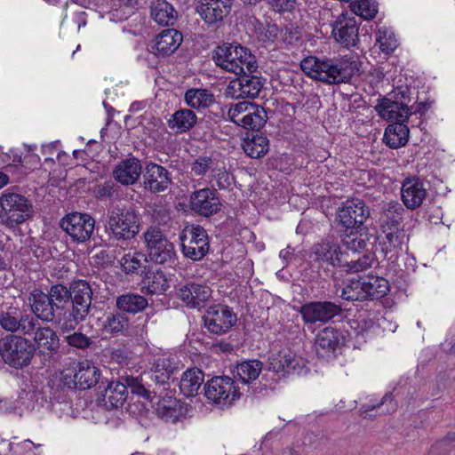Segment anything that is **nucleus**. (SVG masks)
<instances>
[{
    "label": "nucleus",
    "instance_id": "37",
    "mask_svg": "<svg viewBox=\"0 0 455 455\" xmlns=\"http://www.w3.org/2000/svg\"><path fill=\"white\" fill-rule=\"evenodd\" d=\"M151 16L160 25L172 26L178 13L173 6L165 0H156L151 6Z\"/></svg>",
    "mask_w": 455,
    "mask_h": 455
},
{
    "label": "nucleus",
    "instance_id": "64",
    "mask_svg": "<svg viewBox=\"0 0 455 455\" xmlns=\"http://www.w3.org/2000/svg\"><path fill=\"white\" fill-rule=\"evenodd\" d=\"M152 218L158 225H167L171 221L170 211L164 207H156L153 210Z\"/></svg>",
    "mask_w": 455,
    "mask_h": 455
},
{
    "label": "nucleus",
    "instance_id": "34",
    "mask_svg": "<svg viewBox=\"0 0 455 455\" xmlns=\"http://www.w3.org/2000/svg\"><path fill=\"white\" fill-rule=\"evenodd\" d=\"M403 208L399 204H388L384 207L379 218L383 233L401 230Z\"/></svg>",
    "mask_w": 455,
    "mask_h": 455
},
{
    "label": "nucleus",
    "instance_id": "57",
    "mask_svg": "<svg viewBox=\"0 0 455 455\" xmlns=\"http://www.w3.org/2000/svg\"><path fill=\"white\" fill-rule=\"evenodd\" d=\"M239 55L237 59V64L243 69H244L243 66H245L248 73H253L258 68V64L256 60V57L251 53V51L243 46L239 48Z\"/></svg>",
    "mask_w": 455,
    "mask_h": 455
},
{
    "label": "nucleus",
    "instance_id": "13",
    "mask_svg": "<svg viewBox=\"0 0 455 455\" xmlns=\"http://www.w3.org/2000/svg\"><path fill=\"white\" fill-rule=\"evenodd\" d=\"M0 326L11 333L31 336L36 328V317L18 307H9L6 311H0Z\"/></svg>",
    "mask_w": 455,
    "mask_h": 455
},
{
    "label": "nucleus",
    "instance_id": "46",
    "mask_svg": "<svg viewBox=\"0 0 455 455\" xmlns=\"http://www.w3.org/2000/svg\"><path fill=\"white\" fill-rule=\"evenodd\" d=\"M267 120V115L265 108L255 105L251 111L241 117L237 125L251 131H259Z\"/></svg>",
    "mask_w": 455,
    "mask_h": 455
},
{
    "label": "nucleus",
    "instance_id": "27",
    "mask_svg": "<svg viewBox=\"0 0 455 455\" xmlns=\"http://www.w3.org/2000/svg\"><path fill=\"white\" fill-rule=\"evenodd\" d=\"M143 171L144 167L140 161L134 156H130L116 165L113 176L120 184L129 186L138 181Z\"/></svg>",
    "mask_w": 455,
    "mask_h": 455
},
{
    "label": "nucleus",
    "instance_id": "41",
    "mask_svg": "<svg viewBox=\"0 0 455 455\" xmlns=\"http://www.w3.org/2000/svg\"><path fill=\"white\" fill-rule=\"evenodd\" d=\"M116 305L123 312L136 314L148 307L147 299L138 293L127 292L116 298Z\"/></svg>",
    "mask_w": 455,
    "mask_h": 455
},
{
    "label": "nucleus",
    "instance_id": "36",
    "mask_svg": "<svg viewBox=\"0 0 455 455\" xmlns=\"http://www.w3.org/2000/svg\"><path fill=\"white\" fill-rule=\"evenodd\" d=\"M409 132L404 123L395 122L386 128L384 140L389 148H399L407 143Z\"/></svg>",
    "mask_w": 455,
    "mask_h": 455
},
{
    "label": "nucleus",
    "instance_id": "59",
    "mask_svg": "<svg viewBox=\"0 0 455 455\" xmlns=\"http://www.w3.org/2000/svg\"><path fill=\"white\" fill-rule=\"evenodd\" d=\"M377 42L379 44V48L383 52L389 53L396 48V40L392 33L386 30H379Z\"/></svg>",
    "mask_w": 455,
    "mask_h": 455
},
{
    "label": "nucleus",
    "instance_id": "42",
    "mask_svg": "<svg viewBox=\"0 0 455 455\" xmlns=\"http://www.w3.org/2000/svg\"><path fill=\"white\" fill-rule=\"evenodd\" d=\"M156 412L164 421L176 423L182 415V407L176 399L167 397L156 403Z\"/></svg>",
    "mask_w": 455,
    "mask_h": 455
},
{
    "label": "nucleus",
    "instance_id": "33",
    "mask_svg": "<svg viewBox=\"0 0 455 455\" xmlns=\"http://www.w3.org/2000/svg\"><path fill=\"white\" fill-rule=\"evenodd\" d=\"M339 252L338 245L329 242H323L313 246L310 258L319 264L326 263L335 267L340 264Z\"/></svg>",
    "mask_w": 455,
    "mask_h": 455
},
{
    "label": "nucleus",
    "instance_id": "4",
    "mask_svg": "<svg viewBox=\"0 0 455 455\" xmlns=\"http://www.w3.org/2000/svg\"><path fill=\"white\" fill-rule=\"evenodd\" d=\"M33 204L24 195L6 189L0 196V220L8 228H14L33 215Z\"/></svg>",
    "mask_w": 455,
    "mask_h": 455
},
{
    "label": "nucleus",
    "instance_id": "19",
    "mask_svg": "<svg viewBox=\"0 0 455 455\" xmlns=\"http://www.w3.org/2000/svg\"><path fill=\"white\" fill-rule=\"evenodd\" d=\"M238 77L229 82L227 87V93L232 98H251L254 99L259 95L263 88V81L260 76L252 73L237 75Z\"/></svg>",
    "mask_w": 455,
    "mask_h": 455
},
{
    "label": "nucleus",
    "instance_id": "29",
    "mask_svg": "<svg viewBox=\"0 0 455 455\" xmlns=\"http://www.w3.org/2000/svg\"><path fill=\"white\" fill-rule=\"evenodd\" d=\"M66 306L59 307L63 313H59V327L63 332L74 331L76 326L83 322L88 315L90 309L82 306L70 304L68 299H65Z\"/></svg>",
    "mask_w": 455,
    "mask_h": 455
},
{
    "label": "nucleus",
    "instance_id": "10",
    "mask_svg": "<svg viewBox=\"0 0 455 455\" xmlns=\"http://www.w3.org/2000/svg\"><path fill=\"white\" fill-rule=\"evenodd\" d=\"M358 70L357 63L352 59L324 57L320 82L327 84H347Z\"/></svg>",
    "mask_w": 455,
    "mask_h": 455
},
{
    "label": "nucleus",
    "instance_id": "23",
    "mask_svg": "<svg viewBox=\"0 0 455 455\" xmlns=\"http://www.w3.org/2000/svg\"><path fill=\"white\" fill-rule=\"evenodd\" d=\"M57 293V285L51 287L50 295H47L40 291H35L31 294L29 301L31 302V308L33 315L38 320L45 322H52L55 316L54 300L53 297Z\"/></svg>",
    "mask_w": 455,
    "mask_h": 455
},
{
    "label": "nucleus",
    "instance_id": "61",
    "mask_svg": "<svg viewBox=\"0 0 455 455\" xmlns=\"http://www.w3.org/2000/svg\"><path fill=\"white\" fill-rule=\"evenodd\" d=\"M116 249H104L94 255L95 262L102 267H110L115 264L116 259Z\"/></svg>",
    "mask_w": 455,
    "mask_h": 455
},
{
    "label": "nucleus",
    "instance_id": "62",
    "mask_svg": "<svg viewBox=\"0 0 455 455\" xmlns=\"http://www.w3.org/2000/svg\"><path fill=\"white\" fill-rule=\"evenodd\" d=\"M371 265V260L369 256L363 255L362 258H359L355 260H351L347 264V271L349 272H359L363 271L370 267Z\"/></svg>",
    "mask_w": 455,
    "mask_h": 455
},
{
    "label": "nucleus",
    "instance_id": "7",
    "mask_svg": "<svg viewBox=\"0 0 455 455\" xmlns=\"http://www.w3.org/2000/svg\"><path fill=\"white\" fill-rule=\"evenodd\" d=\"M183 255L193 261L203 259L209 252L207 231L200 225H187L180 234Z\"/></svg>",
    "mask_w": 455,
    "mask_h": 455
},
{
    "label": "nucleus",
    "instance_id": "50",
    "mask_svg": "<svg viewBox=\"0 0 455 455\" xmlns=\"http://www.w3.org/2000/svg\"><path fill=\"white\" fill-rule=\"evenodd\" d=\"M219 160L211 156H200L191 164V172L196 177H203L208 172H213L215 167L219 165Z\"/></svg>",
    "mask_w": 455,
    "mask_h": 455
},
{
    "label": "nucleus",
    "instance_id": "20",
    "mask_svg": "<svg viewBox=\"0 0 455 455\" xmlns=\"http://www.w3.org/2000/svg\"><path fill=\"white\" fill-rule=\"evenodd\" d=\"M92 291L89 283L84 280H76L72 283H59V302L62 299H69L70 304L91 307Z\"/></svg>",
    "mask_w": 455,
    "mask_h": 455
},
{
    "label": "nucleus",
    "instance_id": "63",
    "mask_svg": "<svg viewBox=\"0 0 455 455\" xmlns=\"http://www.w3.org/2000/svg\"><path fill=\"white\" fill-rule=\"evenodd\" d=\"M301 38L300 32L298 28L286 26L283 31V40L289 44H297Z\"/></svg>",
    "mask_w": 455,
    "mask_h": 455
},
{
    "label": "nucleus",
    "instance_id": "30",
    "mask_svg": "<svg viewBox=\"0 0 455 455\" xmlns=\"http://www.w3.org/2000/svg\"><path fill=\"white\" fill-rule=\"evenodd\" d=\"M211 295L210 287L195 283L182 286L178 292L179 298L191 307H200Z\"/></svg>",
    "mask_w": 455,
    "mask_h": 455
},
{
    "label": "nucleus",
    "instance_id": "1",
    "mask_svg": "<svg viewBox=\"0 0 455 455\" xmlns=\"http://www.w3.org/2000/svg\"><path fill=\"white\" fill-rule=\"evenodd\" d=\"M106 232L109 239L130 241L135 238L140 230L141 216L134 205H116L108 211Z\"/></svg>",
    "mask_w": 455,
    "mask_h": 455
},
{
    "label": "nucleus",
    "instance_id": "55",
    "mask_svg": "<svg viewBox=\"0 0 455 455\" xmlns=\"http://www.w3.org/2000/svg\"><path fill=\"white\" fill-rule=\"evenodd\" d=\"M455 448V433H448L437 441L430 450L434 455H448Z\"/></svg>",
    "mask_w": 455,
    "mask_h": 455
},
{
    "label": "nucleus",
    "instance_id": "11",
    "mask_svg": "<svg viewBox=\"0 0 455 455\" xmlns=\"http://www.w3.org/2000/svg\"><path fill=\"white\" fill-rule=\"evenodd\" d=\"M95 220L90 215L80 212H72L59 221L60 228L73 241L85 242L90 239L94 230Z\"/></svg>",
    "mask_w": 455,
    "mask_h": 455
},
{
    "label": "nucleus",
    "instance_id": "21",
    "mask_svg": "<svg viewBox=\"0 0 455 455\" xmlns=\"http://www.w3.org/2000/svg\"><path fill=\"white\" fill-rule=\"evenodd\" d=\"M268 360V370L279 374V377H286L290 374H300L306 368L304 360L291 353L280 351L276 354H273Z\"/></svg>",
    "mask_w": 455,
    "mask_h": 455
},
{
    "label": "nucleus",
    "instance_id": "25",
    "mask_svg": "<svg viewBox=\"0 0 455 455\" xmlns=\"http://www.w3.org/2000/svg\"><path fill=\"white\" fill-rule=\"evenodd\" d=\"M375 108L382 118L395 123H404L411 115L407 103L398 100V94L395 95V100L381 98Z\"/></svg>",
    "mask_w": 455,
    "mask_h": 455
},
{
    "label": "nucleus",
    "instance_id": "9",
    "mask_svg": "<svg viewBox=\"0 0 455 455\" xmlns=\"http://www.w3.org/2000/svg\"><path fill=\"white\" fill-rule=\"evenodd\" d=\"M204 395L212 403L227 406L240 398L241 393L235 381L228 376H215L204 385Z\"/></svg>",
    "mask_w": 455,
    "mask_h": 455
},
{
    "label": "nucleus",
    "instance_id": "31",
    "mask_svg": "<svg viewBox=\"0 0 455 455\" xmlns=\"http://www.w3.org/2000/svg\"><path fill=\"white\" fill-rule=\"evenodd\" d=\"M197 124V116L189 108L175 111L167 121L168 127L176 134L185 133Z\"/></svg>",
    "mask_w": 455,
    "mask_h": 455
},
{
    "label": "nucleus",
    "instance_id": "40",
    "mask_svg": "<svg viewBox=\"0 0 455 455\" xmlns=\"http://www.w3.org/2000/svg\"><path fill=\"white\" fill-rule=\"evenodd\" d=\"M185 102L188 107L195 109L209 108L215 102L213 93L202 88H191L185 92Z\"/></svg>",
    "mask_w": 455,
    "mask_h": 455
},
{
    "label": "nucleus",
    "instance_id": "39",
    "mask_svg": "<svg viewBox=\"0 0 455 455\" xmlns=\"http://www.w3.org/2000/svg\"><path fill=\"white\" fill-rule=\"evenodd\" d=\"M385 235L379 247L385 258L391 259L398 253V250L404 243L405 233L403 229L383 233Z\"/></svg>",
    "mask_w": 455,
    "mask_h": 455
},
{
    "label": "nucleus",
    "instance_id": "28",
    "mask_svg": "<svg viewBox=\"0 0 455 455\" xmlns=\"http://www.w3.org/2000/svg\"><path fill=\"white\" fill-rule=\"evenodd\" d=\"M34 336L35 345L37 346L40 352L45 356L49 355V364L51 359L54 362V354L57 351V333L48 326H41L36 318V328L31 333Z\"/></svg>",
    "mask_w": 455,
    "mask_h": 455
},
{
    "label": "nucleus",
    "instance_id": "47",
    "mask_svg": "<svg viewBox=\"0 0 455 455\" xmlns=\"http://www.w3.org/2000/svg\"><path fill=\"white\" fill-rule=\"evenodd\" d=\"M147 258L140 252L124 254L118 263L126 275L145 273Z\"/></svg>",
    "mask_w": 455,
    "mask_h": 455
},
{
    "label": "nucleus",
    "instance_id": "24",
    "mask_svg": "<svg viewBox=\"0 0 455 455\" xmlns=\"http://www.w3.org/2000/svg\"><path fill=\"white\" fill-rule=\"evenodd\" d=\"M427 195L424 182L418 177L406 178L401 188L403 204L409 210L421 206Z\"/></svg>",
    "mask_w": 455,
    "mask_h": 455
},
{
    "label": "nucleus",
    "instance_id": "44",
    "mask_svg": "<svg viewBox=\"0 0 455 455\" xmlns=\"http://www.w3.org/2000/svg\"><path fill=\"white\" fill-rule=\"evenodd\" d=\"M367 230H356L349 234L348 232L337 233L343 246L347 250L354 252L365 250L367 242L370 240L368 237Z\"/></svg>",
    "mask_w": 455,
    "mask_h": 455
},
{
    "label": "nucleus",
    "instance_id": "45",
    "mask_svg": "<svg viewBox=\"0 0 455 455\" xmlns=\"http://www.w3.org/2000/svg\"><path fill=\"white\" fill-rule=\"evenodd\" d=\"M154 367L155 371L152 375V379H154L157 385L169 383L171 379L174 381V375L178 371V368L173 365L170 358L157 359Z\"/></svg>",
    "mask_w": 455,
    "mask_h": 455
},
{
    "label": "nucleus",
    "instance_id": "2",
    "mask_svg": "<svg viewBox=\"0 0 455 455\" xmlns=\"http://www.w3.org/2000/svg\"><path fill=\"white\" fill-rule=\"evenodd\" d=\"M101 388V400L107 410L122 408L128 397V388L132 394L152 401V392L145 387L141 379L137 377L122 376L119 380L108 382L107 386L101 382L99 389ZM153 393L154 397H156V390Z\"/></svg>",
    "mask_w": 455,
    "mask_h": 455
},
{
    "label": "nucleus",
    "instance_id": "32",
    "mask_svg": "<svg viewBox=\"0 0 455 455\" xmlns=\"http://www.w3.org/2000/svg\"><path fill=\"white\" fill-rule=\"evenodd\" d=\"M183 41L180 32L174 28L163 30L156 39V53L162 55H170L174 52Z\"/></svg>",
    "mask_w": 455,
    "mask_h": 455
},
{
    "label": "nucleus",
    "instance_id": "5",
    "mask_svg": "<svg viewBox=\"0 0 455 455\" xmlns=\"http://www.w3.org/2000/svg\"><path fill=\"white\" fill-rule=\"evenodd\" d=\"M389 284L387 279L376 275L351 279L341 291L340 297L348 301L379 299L387 295Z\"/></svg>",
    "mask_w": 455,
    "mask_h": 455
},
{
    "label": "nucleus",
    "instance_id": "58",
    "mask_svg": "<svg viewBox=\"0 0 455 455\" xmlns=\"http://www.w3.org/2000/svg\"><path fill=\"white\" fill-rule=\"evenodd\" d=\"M105 326L108 328L112 333H119L128 328L129 321L128 318L121 313L113 314L111 316L108 317Z\"/></svg>",
    "mask_w": 455,
    "mask_h": 455
},
{
    "label": "nucleus",
    "instance_id": "14",
    "mask_svg": "<svg viewBox=\"0 0 455 455\" xmlns=\"http://www.w3.org/2000/svg\"><path fill=\"white\" fill-rule=\"evenodd\" d=\"M342 309L339 305L332 301H312L302 305L299 313L307 324H325L335 316L340 315Z\"/></svg>",
    "mask_w": 455,
    "mask_h": 455
},
{
    "label": "nucleus",
    "instance_id": "60",
    "mask_svg": "<svg viewBox=\"0 0 455 455\" xmlns=\"http://www.w3.org/2000/svg\"><path fill=\"white\" fill-rule=\"evenodd\" d=\"M65 340L71 347L85 349L90 347L93 341L82 332H74L64 337Z\"/></svg>",
    "mask_w": 455,
    "mask_h": 455
},
{
    "label": "nucleus",
    "instance_id": "18",
    "mask_svg": "<svg viewBox=\"0 0 455 455\" xmlns=\"http://www.w3.org/2000/svg\"><path fill=\"white\" fill-rule=\"evenodd\" d=\"M143 187L153 194H159L170 189L172 184V173L164 166L148 162L142 174Z\"/></svg>",
    "mask_w": 455,
    "mask_h": 455
},
{
    "label": "nucleus",
    "instance_id": "56",
    "mask_svg": "<svg viewBox=\"0 0 455 455\" xmlns=\"http://www.w3.org/2000/svg\"><path fill=\"white\" fill-rule=\"evenodd\" d=\"M255 105L256 104L249 101H241L231 105L228 111V116L230 121L237 125L241 117L251 111Z\"/></svg>",
    "mask_w": 455,
    "mask_h": 455
},
{
    "label": "nucleus",
    "instance_id": "51",
    "mask_svg": "<svg viewBox=\"0 0 455 455\" xmlns=\"http://www.w3.org/2000/svg\"><path fill=\"white\" fill-rule=\"evenodd\" d=\"M323 61L324 58L308 56L301 60L300 67L307 76L320 82V74H323Z\"/></svg>",
    "mask_w": 455,
    "mask_h": 455
},
{
    "label": "nucleus",
    "instance_id": "22",
    "mask_svg": "<svg viewBox=\"0 0 455 455\" xmlns=\"http://www.w3.org/2000/svg\"><path fill=\"white\" fill-rule=\"evenodd\" d=\"M241 46L237 43H224L218 45L212 52V60L216 66L235 75L243 73V69L237 64Z\"/></svg>",
    "mask_w": 455,
    "mask_h": 455
},
{
    "label": "nucleus",
    "instance_id": "49",
    "mask_svg": "<svg viewBox=\"0 0 455 455\" xmlns=\"http://www.w3.org/2000/svg\"><path fill=\"white\" fill-rule=\"evenodd\" d=\"M143 283L151 294L163 293L169 287L165 275L162 271L146 272Z\"/></svg>",
    "mask_w": 455,
    "mask_h": 455
},
{
    "label": "nucleus",
    "instance_id": "12",
    "mask_svg": "<svg viewBox=\"0 0 455 455\" xmlns=\"http://www.w3.org/2000/svg\"><path fill=\"white\" fill-rule=\"evenodd\" d=\"M234 0H199L196 12L208 28H218L230 14Z\"/></svg>",
    "mask_w": 455,
    "mask_h": 455
},
{
    "label": "nucleus",
    "instance_id": "17",
    "mask_svg": "<svg viewBox=\"0 0 455 455\" xmlns=\"http://www.w3.org/2000/svg\"><path fill=\"white\" fill-rule=\"evenodd\" d=\"M359 25L355 16L341 13L331 24V35L344 47L355 46L359 40Z\"/></svg>",
    "mask_w": 455,
    "mask_h": 455
},
{
    "label": "nucleus",
    "instance_id": "3",
    "mask_svg": "<svg viewBox=\"0 0 455 455\" xmlns=\"http://www.w3.org/2000/svg\"><path fill=\"white\" fill-rule=\"evenodd\" d=\"M371 215V209L360 198H351L341 203L337 208L334 217V227L337 233L356 230H367L365 222Z\"/></svg>",
    "mask_w": 455,
    "mask_h": 455
},
{
    "label": "nucleus",
    "instance_id": "53",
    "mask_svg": "<svg viewBox=\"0 0 455 455\" xmlns=\"http://www.w3.org/2000/svg\"><path fill=\"white\" fill-rule=\"evenodd\" d=\"M211 182L215 180L219 189H228L234 183V177L224 166L217 165L215 170L210 175Z\"/></svg>",
    "mask_w": 455,
    "mask_h": 455
},
{
    "label": "nucleus",
    "instance_id": "35",
    "mask_svg": "<svg viewBox=\"0 0 455 455\" xmlns=\"http://www.w3.org/2000/svg\"><path fill=\"white\" fill-rule=\"evenodd\" d=\"M204 381V374L200 369H188L179 382L180 390L187 397L194 396L197 395Z\"/></svg>",
    "mask_w": 455,
    "mask_h": 455
},
{
    "label": "nucleus",
    "instance_id": "6",
    "mask_svg": "<svg viewBox=\"0 0 455 455\" xmlns=\"http://www.w3.org/2000/svg\"><path fill=\"white\" fill-rule=\"evenodd\" d=\"M36 353V345L25 336L9 334L0 339V355L3 361L15 369L30 364Z\"/></svg>",
    "mask_w": 455,
    "mask_h": 455
},
{
    "label": "nucleus",
    "instance_id": "26",
    "mask_svg": "<svg viewBox=\"0 0 455 455\" xmlns=\"http://www.w3.org/2000/svg\"><path fill=\"white\" fill-rule=\"evenodd\" d=\"M342 334L332 327H326L318 332L315 339L316 354L322 358L335 356L336 349L343 343Z\"/></svg>",
    "mask_w": 455,
    "mask_h": 455
},
{
    "label": "nucleus",
    "instance_id": "8",
    "mask_svg": "<svg viewBox=\"0 0 455 455\" xmlns=\"http://www.w3.org/2000/svg\"><path fill=\"white\" fill-rule=\"evenodd\" d=\"M143 235L151 261L162 265L175 263L176 251L174 245L158 228L150 226Z\"/></svg>",
    "mask_w": 455,
    "mask_h": 455
},
{
    "label": "nucleus",
    "instance_id": "15",
    "mask_svg": "<svg viewBox=\"0 0 455 455\" xmlns=\"http://www.w3.org/2000/svg\"><path fill=\"white\" fill-rule=\"evenodd\" d=\"M204 326L213 334L226 333L236 323V315L228 306L218 304L210 307L203 316Z\"/></svg>",
    "mask_w": 455,
    "mask_h": 455
},
{
    "label": "nucleus",
    "instance_id": "52",
    "mask_svg": "<svg viewBox=\"0 0 455 455\" xmlns=\"http://www.w3.org/2000/svg\"><path fill=\"white\" fill-rule=\"evenodd\" d=\"M354 14L365 20L373 19L378 12V6L372 0H358L350 4Z\"/></svg>",
    "mask_w": 455,
    "mask_h": 455
},
{
    "label": "nucleus",
    "instance_id": "54",
    "mask_svg": "<svg viewBox=\"0 0 455 455\" xmlns=\"http://www.w3.org/2000/svg\"><path fill=\"white\" fill-rule=\"evenodd\" d=\"M78 368L79 363L73 361L68 363V365L60 371L61 382L70 389H76Z\"/></svg>",
    "mask_w": 455,
    "mask_h": 455
},
{
    "label": "nucleus",
    "instance_id": "43",
    "mask_svg": "<svg viewBox=\"0 0 455 455\" xmlns=\"http://www.w3.org/2000/svg\"><path fill=\"white\" fill-rule=\"evenodd\" d=\"M244 153L251 158H261L268 152V140L266 136L259 134H247L243 144Z\"/></svg>",
    "mask_w": 455,
    "mask_h": 455
},
{
    "label": "nucleus",
    "instance_id": "16",
    "mask_svg": "<svg viewBox=\"0 0 455 455\" xmlns=\"http://www.w3.org/2000/svg\"><path fill=\"white\" fill-rule=\"evenodd\" d=\"M189 206L195 214L208 218L220 211L221 202L214 188H204L190 195Z\"/></svg>",
    "mask_w": 455,
    "mask_h": 455
},
{
    "label": "nucleus",
    "instance_id": "48",
    "mask_svg": "<svg viewBox=\"0 0 455 455\" xmlns=\"http://www.w3.org/2000/svg\"><path fill=\"white\" fill-rule=\"evenodd\" d=\"M263 363L259 360H249L236 366V373L243 384L255 380L260 374Z\"/></svg>",
    "mask_w": 455,
    "mask_h": 455
},
{
    "label": "nucleus",
    "instance_id": "38",
    "mask_svg": "<svg viewBox=\"0 0 455 455\" xmlns=\"http://www.w3.org/2000/svg\"><path fill=\"white\" fill-rule=\"evenodd\" d=\"M76 389L85 390L99 383L100 371L88 361L79 363Z\"/></svg>",
    "mask_w": 455,
    "mask_h": 455
}]
</instances>
